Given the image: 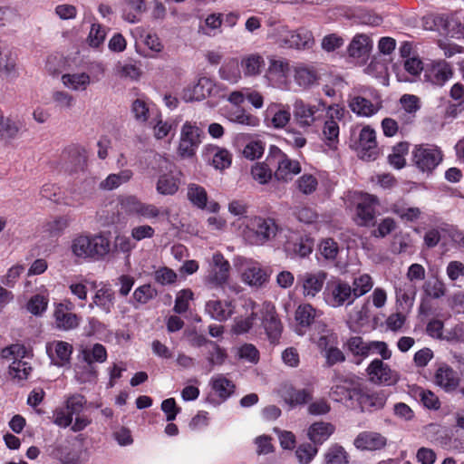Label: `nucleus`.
<instances>
[{"instance_id": "nucleus-1", "label": "nucleus", "mask_w": 464, "mask_h": 464, "mask_svg": "<svg viewBox=\"0 0 464 464\" xmlns=\"http://www.w3.org/2000/svg\"><path fill=\"white\" fill-rule=\"evenodd\" d=\"M71 249L78 258H101L110 252V240L102 235H79L72 239Z\"/></svg>"}, {"instance_id": "nucleus-2", "label": "nucleus", "mask_w": 464, "mask_h": 464, "mask_svg": "<svg viewBox=\"0 0 464 464\" xmlns=\"http://www.w3.org/2000/svg\"><path fill=\"white\" fill-rule=\"evenodd\" d=\"M246 237L253 245L261 246L276 237L280 230L274 218L255 217L246 226Z\"/></svg>"}, {"instance_id": "nucleus-3", "label": "nucleus", "mask_w": 464, "mask_h": 464, "mask_svg": "<svg viewBox=\"0 0 464 464\" xmlns=\"http://www.w3.org/2000/svg\"><path fill=\"white\" fill-rule=\"evenodd\" d=\"M266 160L273 164V166H276V169L275 171V177L277 180L288 181L293 179V177L301 171L300 163L297 160H290L282 150L276 147L271 146L269 150V155Z\"/></svg>"}, {"instance_id": "nucleus-4", "label": "nucleus", "mask_w": 464, "mask_h": 464, "mask_svg": "<svg viewBox=\"0 0 464 464\" xmlns=\"http://www.w3.org/2000/svg\"><path fill=\"white\" fill-rule=\"evenodd\" d=\"M204 131L196 123L186 121L180 130L178 154L182 159L192 158L201 143Z\"/></svg>"}, {"instance_id": "nucleus-5", "label": "nucleus", "mask_w": 464, "mask_h": 464, "mask_svg": "<svg viewBox=\"0 0 464 464\" xmlns=\"http://www.w3.org/2000/svg\"><path fill=\"white\" fill-rule=\"evenodd\" d=\"M324 298L326 304L334 308L341 307L344 304H352L355 300L352 286L341 279L326 283Z\"/></svg>"}, {"instance_id": "nucleus-6", "label": "nucleus", "mask_w": 464, "mask_h": 464, "mask_svg": "<svg viewBox=\"0 0 464 464\" xmlns=\"http://www.w3.org/2000/svg\"><path fill=\"white\" fill-rule=\"evenodd\" d=\"M441 150L433 145H418L412 151V161L422 172L431 173L441 162Z\"/></svg>"}, {"instance_id": "nucleus-7", "label": "nucleus", "mask_w": 464, "mask_h": 464, "mask_svg": "<svg viewBox=\"0 0 464 464\" xmlns=\"http://www.w3.org/2000/svg\"><path fill=\"white\" fill-rule=\"evenodd\" d=\"M154 161L159 166V168H164L169 172L160 175L156 185L158 193L164 196L174 195L179 190V179L173 175L172 170L169 169V166H170L171 163L168 160V159L160 155H155Z\"/></svg>"}, {"instance_id": "nucleus-8", "label": "nucleus", "mask_w": 464, "mask_h": 464, "mask_svg": "<svg viewBox=\"0 0 464 464\" xmlns=\"http://www.w3.org/2000/svg\"><path fill=\"white\" fill-rule=\"evenodd\" d=\"M380 202L377 197L364 194L356 206L355 222L359 226L372 227L375 225L376 208Z\"/></svg>"}, {"instance_id": "nucleus-9", "label": "nucleus", "mask_w": 464, "mask_h": 464, "mask_svg": "<svg viewBox=\"0 0 464 464\" xmlns=\"http://www.w3.org/2000/svg\"><path fill=\"white\" fill-rule=\"evenodd\" d=\"M355 150H358L360 158L363 160L372 161L377 159L379 150L374 130L369 126L363 127L361 130Z\"/></svg>"}, {"instance_id": "nucleus-10", "label": "nucleus", "mask_w": 464, "mask_h": 464, "mask_svg": "<svg viewBox=\"0 0 464 464\" xmlns=\"http://www.w3.org/2000/svg\"><path fill=\"white\" fill-rule=\"evenodd\" d=\"M453 72L446 61L431 62L425 64L423 81L436 86H442L452 77Z\"/></svg>"}, {"instance_id": "nucleus-11", "label": "nucleus", "mask_w": 464, "mask_h": 464, "mask_svg": "<svg viewBox=\"0 0 464 464\" xmlns=\"http://www.w3.org/2000/svg\"><path fill=\"white\" fill-rule=\"evenodd\" d=\"M327 273L322 270L305 272L297 276V285L305 297H314L323 289Z\"/></svg>"}, {"instance_id": "nucleus-12", "label": "nucleus", "mask_w": 464, "mask_h": 464, "mask_svg": "<svg viewBox=\"0 0 464 464\" xmlns=\"http://www.w3.org/2000/svg\"><path fill=\"white\" fill-rule=\"evenodd\" d=\"M261 324L268 339L274 343L278 340L282 333V324L276 314L275 306L265 303L260 310Z\"/></svg>"}, {"instance_id": "nucleus-13", "label": "nucleus", "mask_w": 464, "mask_h": 464, "mask_svg": "<svg viewBox=\"0 0 464 464\" xmlns=\"http://www.w3.org/2000/svg\"><path fill=\"white\" fill-rule=\"evenodd\" d=\"M210 269L207 280L215 286H221L227 282L229 277L230 264L224 256L218 252L212 256L209 264Z\"/></svg>"}, {"instance_id": "nucleus-14", "label": "nucleus", "mask_w": 464, "mask_h": 464, "mask_svg": "<svg viewBox=\"0 0 464 464\" xmlns=\"http://www.w3.org/2000/svg\"><path fill=\"white\" fill-rule=\"evenodd\" d=\"M282 47L310 49L314 44L313 33L306 28H299L296 31L288 32L286 35L279 40Z\"/></svg>"}, {"instance_id": "nucleus-15", "label": "nucleus", "mask_w": 464, "mask_h": 464, "mask_svg": "<svg viewBox=\"0 0 464 464\" xmlns=\"http://www.w3.org/2000/svg\"><path fill=\"white\" fill-rule=\"evenodd\" d=\"M369 380L373 383H385L388 385L397 382L398 376L396 372L391 370L388 364L382 360L374 359L366 369Z\"/></svg>"}, {"instance_id": "nucleus-16", "label": "nucleus", "mask_w": 464, "mask_h": 464, "mask_svg": "<svg viewBox=\"0 0 464 464\" xmlns=\"http://www.w3.org/2000/svg\"><path fill=\"white\" fill-rule=\"evenodd\" d=\"M318 111L316 105H311L302 100H296L293 105V116L296 124L301 128H308L316 120L315 113Z\"/></svg>"}, {"instance_id": "nucleus-17", "label": "nucleus", "mask_w": 464, "mask_h": 464, "mask_svg": "<svg viewBox=\"0 0 464 464\" xmlns=\"http://www.w3.org/2000/svg\"><path fill=\"white\" fill-rule=\"evenodd\" d=\"M386 438L373 431H363L357 435L354 446L362 450H377L386 445Z\"/></svg>"}, {"instance_id": "nucleus-18", "label": "nucleus", "mask_w": 464, "mask_h": 464, "mask_svg": "<svg viewBox=\"0 0 464 464\" xmlns=\"http://www.w3.org/2000/svg\"><path fill=\"white\" fill-rule=\"evenodd\" d=\"M435 383L443 388L446 392H452L459 386V378L451 367L443 364L436 371Z\"/></svg>"}, {"instance_id": "nucleus-19", "label": "nucleus", "mask_w": 464, "mask_h": 464, "mask_svg": "<svg viewBox=\"0 0 464 464\" xmlns=\"http://www.w3.org/2000/svg\"><path fill=\"white\" fill-rule=\"evenodd\" d=\"M231 302L210 300L206 304V312L218 322L227 321L234 313Z\"/></svg>"}, {"instance_id": "nucleus-20", "label": "nucleus", "mask_w": 464, "mask_h": 464, "mask_svg": "<svg viewBox=\"0 0 464 464\" xmlns=\"http://www.w3.org/2000/svg\"><path fill=\"white\" fill-rule=\"evenodd\" d=\"M334 426L330 422L317 421L308 429V438L314 445L323 444L334 432Z\"/></svg>"}, {"instance_id": "nucleus-21", "label": "nucleus", "mask_w": 464, "mask_h": 464, "mask_svg": "<svg viewBox=\"0 0 464 464\" xmlns=\"http://www.w3.org/2000/svg\"><path fill=\"white\" fill-rule=\"evenodd\" d=\"M347 350L354 356L356 364L369 356L372 342H364L361 336H353L345 343Z\"/></svg>"}, {"instance_id": "nucleus-22", "label": "nucleus", "mask_w": 464, "mask_h": 464, "mask_svg": "<svg viewBox=\"0 0 464 464\" xmlns=\"http://www.w3.org/2000/svg\"><path fill=\"white\" fill-rule=\"evenodd\" d=\"M322 312L315 309L310 304H300L295 313V319L301 327H309L317 323Z\"/></svg>"}, {"instance_id": "nucleus-23", "label": "nucleus", "mask_w": 464, "mask_h": 464, "mask_svg": "<svg viewBox=\"0 0 464 464\" xmlns=\"http://www.w3.org/2000/svg\"><path fill=\"white\" fill-rule=\"evenodd\" d=\"M348 103L351 111L358 116L370 117L378 111L370 100L359 95L350 96Z\"/></svg>"}, {"instance_id": "nucleus-24", "label": "nucleus", "mask_w": 464, "mask_h": 464, "mask_svg": "<svg viewBox=\"0 0 464 464\" xmlns=\"http://www.w3.org/2000/svg\"><path fill=\"white\" fill-rule=\"evenodd\" d=\"M372 49L371 39L364 34H357L348 46V53L352 57L364 58Z\"/></svg>"}, {"instance_id": "nucleus-25", "label": "nucleus", "mask_w": 464, "mask_h": 464, "mask_svg": "<svg viewBox=\"0 0 464 464\" xmlns=\"http://www.w3.org/2000/svg\"><path fill=\"white\" fill-rule=\"evenodd\" d=\"M54 317L56 327L60 330L68 331L79 325V317L75 314L65 312L62 304L56 308Z\"/></svg>"}, {"instance_id": "nucleus-26", "label": "nucleus", "mask_w": 464, "mask_h": 464, "mask_svg": "<svg viewBox=\"0 0 464 464\" xmlns=\"http://www.w3.org/2000/svg\"><path fill=\"white\" fill-rule=\"evenodd\" d=\"M53 349L58 362L55 364L58 366H64L70 362L71 355L72 353V345L63 341H53L47 345V352L49 353Z\"/></svg>"}, {"instance_id": "nucleus-27", "label": "nucleus", "mask_w": 464, "mask_h": 464, "mask_svg": "<svg viewBox=\"0 0 464 464\" xmlns=\"http://www.w3.org/2000/svg\"><path fill=\"white\" fill-rule=\"evenodd\" d=\"M242 280L250 286L261 287L268 281V275L261 267L253 266L245 269Z\"/></svg>"}, {"instance_id": "nucleus-28", "label": "nucleus", "mask_w": 464, "mask_h": 464, "mask_svg": "<svg viewBox=\"0 0 464 464\" xmlns=\"http://www.w3.org/2000/svg\"><path fill=\"white\" fill-rule=\"evenodd\" d=\"M66 169L71 172L82 170L86 165V154L83 149L79 147L70 148L67 151Z\"/></svg>"}, {"instance_id": "nucleus-29", "label": "nucleus", "mask_w": 464, "mask_h": 464, "mask_svg": "<svg viewBox=\"0 0 464 464\" xmlns=\"http://www.w3.org/2000/svg\"><path fill=\"white\" fill-rule=\"evenodd\" d=\"M79 357L82 358V362H104L107 359V351L101 343H95L92 347L82 348Z\"/></svg>"}, {"instance_id": "nucleus-30", "label": "nucleus", "mask_w": 464, "mask_h": 464, "mask_svg": "<svg viewBox=\"0 0 464 464\" xmlns=\"http://www.w3.org/2000/svg\"><path fill=\"white\" fill-rule=\"evenodd\" d=\"M241 66L245 76H256L261 73L265 60L260 54L252 53L242 58Z\"/></svg>"}, {"instance_id": "nucleus-31", "label": "nucleus", "mask_w": 464, "mask_h": 464, "mask_svg": "<svg viewBox=\"0 0 464 464\" xmlns=\"http://www.w3.org/2000/svg\"><path fill=\"white\" fill-rule=\"evenodd\" d=\"M324 464H349V454L345 449L335 443L331 445L324 454Z\"/></svg>"}, {"instance_id": "nucleus-32", "label": "nucleus", "mask_w": 464, "mask_h": 464, "mask_svg": "<svg viewBox=\"0 0 464 464\" xmlns=\"http://www.w3.org/2000/svg\"><path fill=\"white\" fill-rule=\"evenodd\" d=\"M97 368L92 363H77L74 366V377L80 383L94 382L97 379Z\"/></svg>"}, {"instance_id": "nucleus-33", "label": "nucleus", "mask_w": 464, "mask_h": 464, "mask_svg": "<svg viewBox=\"0 0 464 464\" xmlns=\"http://www.w3.org/2000/svg\"><path fill=\"white\" fill-rule=\"evenodd\" d=\"M21 128L22 123L19 121L0 116V140L14 139Z\"/></svg>"}, {"instance_id": "nucleus-34", "label": "nucleus", "mask_w": 464, "mask_h": 464, "mask_svg": "<svg viewBox=\"0 0 464 464\" xmlns=\"http://www.w3.org/2000/svg\"><path fill=\"white\" fill-rule=\"evenodd\" d=\"M246 305L251 308V314L246 318L237 317L235 319L233 331L237 334L247 333L252 328L254 322L257 318L258 313L255 311L256 304L252 301H248Z\"/></svg>"}, {"instance_id": "nucleus-35", "label": "nucleus", "mask_w": 464, "mask_h": 464, "mask_svg": "<svg viewBox=\"0 0 464 464\" xmlns=\"http://www.w3.org/2000/svg\"><path fill=\"white\" fill-rule=\"evenodd\" d=\"M214 89L213 82L207 77L200 78L197 84L191 90V94L188 100L202 101L208 97Z\"/></svg>"}, {"instance_id": "nucleus-36", "label": "nucleus", "mask_w": 464, "mask_h": 464, "mask_svg": "<svg viewBox=\"0 0 464 464\" xmlns=\"http://www.w3.org/2000/svg\"><path fill=\"white\" fill-rule=\"evenodd\" d=\"M33 368L29 362L21 359H14L9 366V375L17 382L28 379Z\"/></svg>"}, {"instance_id": "nucleus-37", "label": "nucleus", "mask_w": 464, "mask_h": 464, "mask_svg": "<svg viewBox=\"0 0 464 464\" xmlns=\"http://www.w3.org/2000/svg\"><path fill=\"white\" fill-rule=\"evenodd\" d=\"M114 303V294L111 289L101 288L99 289L94 297L92 303L90 304L92 307L93 304L101 307L106 314L111 313Z\"/></svg>"}, {"instance_id": "nucleus-38", "label": "nucleus", "mask_w": 464, "mask_h": 464, "mask_svg": "<svg viewBox=\"0 0 464 464\" xmlns=\"http://www.w3.org/2000/svg\"><path fill=\"white\" fill-rule=\"evenodd\" d=\"M62 80L66 87L74 91H84L91 82L89 74L85 72L63 74Z\"/></svg>"}, {"instance_id": "nucleus-39", "label": "nucleus", "mask_w": 464, "mask_h": 464, "mask_svg": "<svg viewBox=\"0 0 464 464\" xmlns=\"http://www.w3.org/2000/svg\"><path fill=\"white\" fill-rule=\"evenodd\" d=\"M133 173L130 169L121 170L117 174H110L103 181L101 182V188L107 190H111L118 188L122 183L128 182Z\"/></svg>"}, {"instance_id": "nucleus-40", "label": "nucleus", "mask_w": 464, "mask_h": 464, "mask_svg": "<svg viewBox=\"0 0 464 464\" xmlns=\"http://www.w3.org/2000/svg\"><path fill=\"white\" fill-rule=\"evenodd\" d=\"M188 198L198 208H205L208 202V194L203 187L192 183L188 186Z\"/></svg>"}, {"instance_id": "nucleus-41", "label": "nucleus", "mask_w": 464, "mask_h": 464, "mask_svg": "<svg viewBox=\"0 0 464 464\" xmlns=\"http://www.w3.org/2000/svg\"><path fill=\"white\" fill-rule=\"evenodd\" d=\"M69 224L70 220L67 217H56L53 219L46 221L43 228L44 232L47 233L50 237H59L63 233Z\"/></svg>"}, {"instance_id": "nucleus-42", "label": "nucleus", "mask_w": 464, "mask_h": 464, "mask_svg": "<svg viewBox=\"0 0 464 464\" xmlns=\"http://www.w3.org/2000/svg\"><path fill=\"white\" fill-rule=\"evenodd\" d=\"M15 60L7 46L0 44V75L9 76L14 72Z\"/></svg>"}, {"instance_id": "nucleus-43", "label": "nucleus", "mask_w": 464, "mask_h": 464, "mask_svg": "<svg viewBox=\"0 0 464 464\" xmlns=\"http://www.w3.org/2000/svg\"><path fill=\"white\" fill-rule=\"evenodd\" d=\"M323 134L326 140V144L330 149H335L336 144L338 142V136H339V125L338 123L333 119V116L331 119L327 120L324 122Z\"/></svg>"}, {"instance_id": "nucleus-44", "label": "nucleus", "mask_w": 464, "mask_h": 464, "mask_svg": "<svg viewBox=\"0 0 464 464\" xmlns=\"http://www.w3.org/2000/svg\"><path fill=\"white\" fill-rule=\"evenodd\" d=\"M422 288L425 295L433 299H439L446 294L445 284L438 278L426 281Z\"/></svg>"}, {"instance_id": "nucleus-45", "label": "nucleus", "mask_w": 464, "mask_h": 464, "mask_svg": "<svg viewBox=\"0 0 464 464\" xmlns=\"http://www.w3.org/2000/svg\"><path fill=\"white\" fill-rule=\"evenodd\" d=\"M372 277L367 274L355 277L352 287L355 299L368 293L372 288Z\"/></svg>"}, {"instance_id": "nucleus-46", "label": "nucleus", "mask_w": 464, "mask_h": 464, "mask_svg": "<svg viewBox=\"0 0 464 464\" xmlns=\"http://www.w3.org/2000/svg\"><path fill=\"white\" fill-rule=\"evenodd\" d=\"M267 160L264 163H256L252 167L251 174L255 180L258 181L260 184H266L272 179L273 170Z\"/></svg>"}, {"instance_id": "nucleus-47", "label": "nucleus", "mask_w": 464, "mask_h": 464, "mask_svg": "<svg viewBox=\"0 0 464 464\" xmlns=\"http://www.w3.org/2000/svg\"><path fill=\"white\" fill-rule=\"evenodd\" d=\"M317 452L318 449L316 445L306 442L297 447L295 456L300 464H309L316 456Z\"/></svg>"}, {"instance_id": "nucleus-48", "label": "nucleus", "mask_w": 464, "mask_h": 464, "mask_svg": "<svg viewBox=\"0 0 464 464\" xmlns=\"http://www.w3.org/2000/svg\"><path fill=\"white\" fill-rule=\"evenodd\" d=\"M295 79L298 85L302 87H308L316 82L317 75L314 69L297 67L295 71Z\"/></svg>"}, {"instance_id": "nucleus-49", "label": "nucleus", "mask_w": 464, "mask_h": 464, "mask_svg": "<svg viewBox=\"0 0 464 464\" xmlns=\"http://www.w3.org/2000/svg\"><path fill=\"white\" fill-rule=\"evenodd\" d=\"M207 359L211 368L215 365L223 364L225 359L227 358L226 351L218 345L215 342H211L209 343V347L207 348Z\"/></svg>"}, {"instance_id": "nucleus-50", "label": "nucleus", "mask_w": 464, "mask_h": 464, "mask_svg": "<svg viewBox=\"0 0 464 464\" xmlns=\"http://www.w3.org/2000/svg\"><path fill=\"white\" fill-rule=\"evenodd\" d=\"M212 388L219 397L227 399L233 392L235 385L228 379L218 376L213 380Z\"/></svg>"}, {"instance_id": "nucleus-51", "label": "nucleus", "mask_w": 464, "mask_h": 464, "mask_svg": "<svg viewBox=\"0 0 464 464\" xmlns=\"http://www.w3.org/2000/svg\"><path fill=\"white\" fill-rule=\"evenodd\" d=\"M220 77L230 82H237L241 79V72L236 60L231 61L219 69Z\"/></svg>"}, {"instance_id": "nucleus-52", "label": "nucleus", "mask_w": 464, "mask_h": 464, "mask_svg": "<svg viewBox=\"0 0 464 464\" xmlns=\"http://www.w3.org/2000/svg\"><path fill=\"white\" fill-rule=\"evenodd\" d=\"M193 298V293L190 289H183L177 295L173 310L177 314H184L188 310L189 300Z\"/></svg>"}, {"instance_id": "nucleus-53", "label": "nucleus", "mask_w": 464, "mask_h": 464, "mask_svg": "<svg viewBox=\"0 0 464 464\" xmlns=\"http://www.w3.org/2000/svg\"><path fill=\"white\" fill-rule=\"evenodd\" d=\"M157 296V291L150 285L139 286L133 293V299L139 304H147Z\"/></svg>"}, {"instance_id": "nucleus-54", "label": "nucleus", "mask_w": 464, "mask_h": 464, "mask_svg": "<svg viewBox=\"0 0 464 464\" xmlns=\"http://www.w3.org/2000/svg\"><path fill=\"white\" fill-rule=\"evenodd\" d=\"M212 165L217 169H225L231 165V154L225 149L216 148Z\"/></svg>"}, {"instance_id": "nucleus-55", "label": "nucleus", "mask_w": 464, "mask_h": 464, "mask_svg": "<svg viewBox=\"0 0 464 464\" xmlns=\"http://www.w3.org/2000/svg\"><path fill=\"white\" fill-rule=\"evenodd\" d=\"M66 410L72 415H80L86 404L85 398L81 394H74L66 400Z\"/></svg>"}, {"instance_id": "nucleus-56", "label": "nucleus", "mask_w": 464, "mask_h": 464, "mask_svg": "<svg viewBox=\"0 0 464 464\" xmlns=\"http://www.w3.org/2000/svg\"><path fill=\"white\" fill-rule=\"evenodd\" d=\"M230 121L247 126H256L258 124V119L256 116L246 113L241 109H237L231 113Z\"/></svg>"}, {"instance_id": "nucleus-57", "label": "nucleus", "mask_w": 464, "mask_h": 464, "mask_svg": "<svg viewBox=\"0 0 464 464\" xmlns=\"http://www.w3.org/2000/svg\"><path fill=\"white\" fill-rule=\"evenodd\" d=\"M323 356L325 358V365L327 367H332L336 363H341L345 361L344 353L336 346H331L325 351Z\"/></svg>"}, {"instance_id": "nucleus-58", "label": "nucleus", "mask_w": 464, "mask_h": 464, "mask_svg": "<svg viewBox=\"0 0 464 464\" xmlns=\"http://www.w3.org/2000/svg\"><path fill=\"white\" fill-rule=\"evenodd\" d=\"M400 102L403 110L409 114L414 115L420 108V99L412 94H403Z\"/></svg>"}, {"instance_id": "nucleus-59", "label": "nucleus", "mask_w": 464, "mask_h": 464, "mask_svg": "<svg viewBox=\"0 0 464 464\" xmlns=\"http://www.w3.org/2000/svg\"><path fill=\"white\" fill-rule=\"evenodd\" d=\"M294 215L300 222L305 224H312L318 218V214L316 211L309 207L297 208L295 210Z\"/></svg>"}, {"instance_id": "nucleus-60", "label": "nucleus", "mask_w": 464, "mask_h": 464, "mask_svg": "<svg viewBox=\"0 0 464 464\" xmlns=\"http://www.w3.org/2000/svg\"><path fill=\"white\" fill-rule=\"evenodd\" d=\"M263 152V143L259 140H252L248 142L243 150L244 157L251 160L259 158Z\"/></svg>"}, {"instance_id": "nucleus-61", "label": "nucleus", "mask_w": 464, "mask_h": 464, "mask_svg": "<svg viewBox=\"0 0 464 464\" xmlns=\"http://www.w3.org/2000/svg\"><path fill=\"white\" fill-rule=\"evenodd\" d=\"M314 242L308 237H300L294 243L293 251L301 257L307 256L313 250Z\"/></svg>"}, {"instance_id": "nucleus-62", "label": "nucleus", "mask_w": 464, "mask_h": 464, "mask_svg": "<svg viewBox=\"0 0 464 464\" xmlns=\"http://www.w3.org/2000/svg\"><path fill=\"white\" fill-rule=\"evenodd\" d=\"M131 112L136 121L145 122L148 120L149 108L146 102L137 99L132 102Z\"/></svg>"}, {"instance_id": "nucleus-63", "label": "nucleus", "mask_w": 464, "mask_h": 464, "mask_svg": "<svg viewBox=\"0 0 464 464\" xmlns=\"http://www.w3.org/2000/svg\"><path fill=\"white\" fill-rule=\"evenodd\" d=\"M312 398L311 392L306 389H290L288 392V401L291 404H303Z\"/></svg>"}, {"instance_id": "nucleus-64", "label": "nucleus", "mask_w": 464, "mask_h": 464, "mask_svg": "<svg viewBox=\"0 0 464 464\" xmlns=\"http://www.w3.org/2000/svg\"><path fill=\"white\" fill-rule=\"evenodd\" d=\"M238 355L252 363H256L259 360V352L255 345L251 343L243 344L238 350Z\"/></svg>"}]
</instances>
